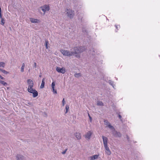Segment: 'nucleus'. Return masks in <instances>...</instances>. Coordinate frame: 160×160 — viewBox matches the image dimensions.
Listing matches in <instances>:
<instances>
[{
  "instance_id": "1",
  "label": "nucleus",
  "mask_w": 160,
  "mask_h": 160,
  "mask_svg": "<svg viewBox=\"0 0 160 160\" xmlns=\"http://www.w3.org/2000/svg\"><path fill=\"white\" fill-rule=\"evenodd\" d=\"M74 51L73 56H75L77 58H79L80 57V53L85 50V48L82 47H75L73 48Z\"/></svg>"
},
{
  "instance_id": "2",
  "label": "nucleus",
  "mask_w": 160,
  "mask_h": 160,
  "mask_svg": "<svg viewBox=\"0 0 160 160\" xmlns=\"http://www.w3.org/2000/svg\"><path fill=\"white\" fill-rule=\"evenodd\" d=\"M50 10V8L48 5H44L40 7L39 8V10L42 14L44 15L45 12Z\"/></svg>"
},
{
  "instance_id": "3",
  "label": "nucleus",
  "mask_w": 160,
  "mask_h": 160,
  "mask_svg": "<svg viewBox=\"0 0 160 160\" xmlns=\"http://www.w3.org/2000/svg\"><path fill=\"white\" fill-rule=\"evenodd\" d=\"M60 51L61 53L65 56L70 57L73 56V53L72 51L71 52L64 49H62Z\"/></svg>"
},
{
  "instance_id": "4",
  "label": "nucleus",
  "mask_w": 160,
  "mask_h": 160,
  "mask_svg": "<svg viewBox=\"0 0 160 160\" xmlns=\"http://www.w3.org/2000/svg\"><path fill=\"white\" fill-rule=\"evenodd\" d=\"M65 12L67 16L70 19L73 18L74 15V11L70 9H67Z\"/></svg>"
},
{
  "instance_id": "5",
  "label": "nucleus",
  "mask_w": 160,
  "mask_h": 160,
  "mask_svg": "<svg viewBox=\"0 0 160 160\" xmlns=\"http://www.w3.org/2000/svg\"><path fill=\"white\" fill-rule=\"evenodd\" d=\"M28 92L32 94V97L35 98L38 96V92L33 88L28 90Z\"/></svg>"
},
{
  "instance_id": "6",
  "label": "nucleus",
  "mask_w": 160,
  "mask_h": 160,
  "mask_svg": "<svg viewBox=\"0 0 160 160\" xmlns=\"http://www.w3.org/2000/svg\"><path fill=\"white\" fill-rule=\"evenodd\" d=\"M27 83L28 84V90L30 89L31 90L33 87L34 83L33 81L30 79H28L27 80Z\"/></svg>"
},
{
  "instance_id": "7",
  "label": "nucleus",
  "mask_w": 160,
  "mask_h": 160,
  "mask_svg": "<svg viewBox=\"0 0 160 160\" xmlns=\"http://www.w3.org/2000/svg\"><path fill=\"white\" fill-rule=\"evenodd\" d=\"M56 70L58 72L63 74L64 73L66 72L65 68L64 67L60 68L59 67H57L56 68Z\"/></svg>"
},
{
  "instance_id": "8",
  "label": "nucleus",
  "mask_w": 160,
  "mask_h": 160,
  "mask_svg": "<svg viewBox=\"0 0 160 160\" xmlns=\"http://www.w3.org/2000/svg\"><path fill=\"white\" fill-rule=\"evenodd\" d=\"M113 135L116 138H120L122 136V134L120 132L115 131L112 133Z\"/></svg>"
},
{
  "instance_id": "9",
  "label": "nucleus",
  "mask_w": 160,
  "mask_h": 160,
  "mask_svg": "<svg viewBox=\"0 0 160 160\" xmlns=\"http://www.w3.org/2000/svg\"><path fill=\"white\" fill-rule=\"evenodd\" d=\"M92 132L91 131H89L88 132L86 135H85V138L88 140H89L91 138V135H92Z\"/></svg>"
},
{
  "instance_id": "10",
  "label": "nucleus",
  "mask_w": 160,
  "mask_h": 160,
  "mask_svg": "<svg viewBox=\"0 0 160 160\" xmlns=\"http://www.w3.org/2000/svg\"><path fill=\"white\" fill-rule=\"evenodd\" d=\"M102 138L103 140V143L104 146H106L108 145V139L106 137L103 136H102Z\"/></svg>"
},
{
  "instance_id": "11",
  "label": "nucleus",
  "mask_w": 160,
  "mask_h": 160,
  "mask_svg": "<svg viewBox=\"0 0 160 160\" xmlns=\"http://www.w3.org/2000/svg\"><path fill=\"white\" fill-rule=\"evenodd\" d=\"M104 147L106 150L105 152L106 154H107L108 155H110L111 154V152L109 150V147L108 146V145L104 146Z\"/></svg>"
},
{
  "instance_id": "12",
  "label": "nucleus",
  "mask_w": 160,
  "mask_h": 160,
  "mask_svg": "<svg viewBox=\"0 0 160 160\" xmlns=\"http://www.w3.org/2000/svg\"><path fill=\"white\" fill-rule=\"evenodd\" d=\"M104 122L105 123V124L107 125L108 126V127L109 128H114L111 125L110 123L109 122H108L107 120H105L104 121Z\"/></svg>"
},
{
  "instance_id": "13",
  "label": "nucleus",
  "mask_w": 160,
  "mask_h": 160,
  "mask_svg": "<svg viewBox=\"0 0 160 160\" xmlns=\"http://www.w3.org/2000/svg\"><path fill=\"white\" fill-rule=\"evenodd\" d=\"M16 158H17V160H23L24 157L20 154H18L16 156Z\"/></svg>"
},
{
  "instance_id": "14",
  "label": "nucleus",
  "mask_w": 160,
  "mask_h": 160,
  "mask_svg": "<svg viewBox=\"0 0 160 160\" xmlns=\"http://www.w3.org/2000/svg\"><path fill=\"white\" fill-rule=\"evenodd\" d=\"M74 135L78 140H79L81 138V134L79 133L75 132L74 133Z\"/></svg>"
},
{
  "instance_id": "15",
  "label": "nucleus",
  "mask_w": 160,
  "mask_h": 160,
  "mask_svg": "<svg viewBox=\"0 0 160 160\" xmlns=\"http://www.w3.org/2000/svg\"><path fill=\"white\" fill-rule=\"evenodd\" d=\"M98 155H95L89 157L91 160H94L98 158Z\"/></svg>"
},
{
  "instance_id": "16",
  "label": "nucleus",
  "mask_w": 160,
  "mask_h": 160,
  "mask_svg": "<svg viewBox=\"0 0 160 160\" xmlns=\"http://www.w3.org/2000/svg\"><path fill=\"white\" fill-rule=\"evenodd\" d=\"M44 80H45L44 78H43L42 80L41 84L40 86V88H43L44 87V85H45Z\"/></svg>"
},
{
  "instance_id": "17",
  "label": "nucleus",
  "mask_w": 160,
  "mask_h": 160,
  "mask_svg": "<svg viewBox=\"0 0 160 160\" xmlns=\"http://www.w3.org/2000/svg\"><path fill=\"white\" fill-rule=\"evenodd\" d=\"M25 68V64L23 63L22 64V66L21 68V72H23L24 71V69Z\"/></svg>"
},
{
  "instance_id": "18",
  "label": "nucleus",
  "mask_w": 160,
  "mask_h": 160,
  "mask_svg": "<svg viewBox=\"0 0 160 160\" xmlns=\"http://www.w3.org/2000/svg\"><path fill=\"white\" fill-rule=\"evenodd\" d=\"M0 83L4 86H6L8 85L7 82L1 80H0Z\"/></svg>"
},
{
  "instance_id": "19",
  "label": "nucleus",
  "mask_w": 160,
  "mask_h": 160,
  "mask_svg": "<svg viewBox=\"0 0 160 160\" xmlns=\"http://www.w3.org/2000/svg\"><path fill=\"white\" fill-rule=\"evenodd\" d=\"M81 73H75L74 74V77L77 78H78L80 77H81Z\"/></svg>"
},
{
  "instance_id": "20",
  "label": "nucleus",
  "mask_w": 160,
  "mask_h": 160,
  "mask_svg": "<svg viewBox=\"0 0 160 160\" xmlns=\"http://www.w3.org/2000/svg\"><path fill=\"white\" fill-rule=\"evenodd\" d=\"M5 66V63L4 62H0V67L3 68Z\"/></svg>"
},
{
  "instance_id": "21",
  "label": "nucleus",
  "mask_w": 160,
  "mask_h": 160,
  "mask_svg": "<svg viewBox=\"0 0 160 160\" xmlns=\"http://www.w3.org/2000/svg\"><path fill=\"white\" fill-rule=\"evenodd\" d=\"M103 103L102 102H98L97 103V105L99 106H103Z\"/></svg>"
},
{
  "instance_id": "22",
  "label": "nucleus",
  "mask_w": 160,
  "mask_h": 160,
  "mask_svg": "<svg viewBox=\"0 0 160 160\" xmlns=\"http://www.w3.org/2000/svg\"><path fill=\"white\" fill-rule=\"evenodd\" d=\"M69 108V106L68 105H66V113H67L68 111Z\"/></svg>"
},
{
  "instance_id": "23",
  "label": "nucleus",
  "mask_w": 160,
  "mask_h": 160,
  "mask_svg": "<svg viewBox=\"0 0 160 160\" xmlns=\"http://www.w3.org/2000/svg\"><path fill=\"white\" fill-rule=\"evenodd\" d=\"M55 84L54 82H52V88H54Z\"/></svg>"
},
{
  "instance_id": "24",
  "label": "nucleus",
  "mask_w": 160,
  "mask_h": 160,
  "mask_svg": "<svg viewBox=\"0 0 160 160\" xmlns=\"http://www.w3.org/2000/svg\"><path fill=\"white\" fill-rule=\"evenodd\" d=\"M65 101L64 98H63L62 100V106H64L65 105Z\"/></svg>"
},
{
  "instance_id": "25",
  "label": "nucleus",
  "mask_w": 160,
  "mask_h": 160,
  "mask_svg": "<svg viewBox=\"0 0 160 160\" xmlns=\"http://www.w3.org/2000/svg\"><path fill=\"white\" fill-rule=\"evenodd\" d=\"M109 84H110L111 85H112V86L113 87V83H114V82H113V81H111V80H110V81H109Z\"/></svg>"
},
{
  "instance_id": "26",
  "label": "nucleus",
  "mask_w": 160,
  "mask_h": 160,
  "mask_svg": "<svg viewBox=\"0 0 160 160\" xmlns=\"http://www.w3.org/2000/svg\"><path fill=\"white\" fill-rule=\"evenodd\" d=\"M48 41H45V46L46 47V48H48Z\"/></svg>"
},
{
  "instance_id": "27",
  "label": "nucleus",
  "mask_w": 160,
  "mask_h": 160,
  "mask_svg": "<svg viewBox=\"0 0 160 160\" xmlns=\"http://www.w3.org/2000/svg\"><path fill=\"white\" fill-rule=\"evenodd\" d=\"M2 72L3 73H4L5 74H8L9 73V72H8L5 70H3L2 71Z\"/></svg>"
},
{
  "instance_id": "28",
  "label": "nucleus",
  "mask_w": 160,
  "mask_h": 160,
  "mask_svg": "<svg viewBox=\"0 0 160 160\" xmlns=\"http://www.w3.org/2000/svg\"><path fill=\"white\" fill-rule=\"evenodd\" d=\"M82 31L83 32H86V33H87V31L86 30V29L83 28H82Z\"/></svg>"
},
{
  "instance_id": "29",
  "label": "nucleus",
  "mask_w": 160,
  "mask_h": 160,
  "mask_svg": "<svg viewBox=\"0 0 160 160\" xmlns=\"http://www.w3.org/2000/svg\"><path fill=\"white\" fill-rule=\"evenodd\" d=\"M88 116L89 117V119H90V121L91 122H92V118H91V117L90 116V114L88 113Z\"/></svg>"
},
{
  "instance_id": "30",
  "label": "nucleus",
  "mask_w": 160,
  "mask_h": 160,
  "mask_svg": "<svg viewBox=\"0 0 160 160\" xmlns=\"http://www.w3.org/2000/svg\"><path fill=\"white\" fill-rule=\"evenodd\" d=\"M32 23H38L39 21H31Z\"/></svg>"
},
{
  "instance_id": "31",
  "label": "nucleus",
  "mask_w": 160,
  "mask_h": 160,
  "mask_svg": "<svg viewBox=\"0 0 160 160\" xmlns=\"http://www.w3.org/2000/svg\"><path fill=\"white\" fill-rule=\"evenodd\" d=\"M67 150H68V149H66L65 150V151H63V152H62V154H65L66 153V151H67Z\"/></svg>"
},
{
  "instance_id": "32",
  "label": "nucleus",
  "mask_w": 160,
  "mask_h": 160,
  "mask_svg": "<svg viewBox=\"0 0 160 160\" xmlns=\"http://www.w3.org/2000/svg\"><path fill=\"white\" fill-rule=\"evenodd\" d=\"M53 90V92L54 93L56 94L57 93V90L56 89H55L54 88H52Z\"/></svg>"
},
{
  "instance_id": "33",
  "label": "nucleus",
  "mask_w": 160,
  "mask_h": 160,
  "mask_svg": "<svg viewBox=\"0 0 160 160\" xmlns=\"http://www.w3.org/2000/svg\"><path fill=\"white\" fill-rule=\"evenodd\" d=\"M118 117L120 119V120L121 121H122V117L121 115H120L119 114H118Z\"/></svg>"
},
{
  "instance_id": "34",
  "label": "nucleus",
  "mask_w": 160,
  "mask_h": 160,
  "mask_svg": "<svg viewBox=\"0 0 160 160\" xmlns=\"http://www.w3.org/2000/svg\"><path fill=\"white\" fill-rule=\"evenodd\" d=\"M5 21H1V22L0 23L2 25H3L5 23Z\"/></svg>"
},
{
  "instance_id": "35",
  "label": "nucleus",
  "mask_w": 160,
  "mask_h": 160,
  "mask_svg": "<svg viewBox=\"0 0 160 160\" xmlns=\"http://www.w3.org/2000/svg\"><path fill=\"white\" fill-rule=\"evenodd\" d=\"M34 67L35 68H36V67H37V64H36V63L35 62H34Z\"/></svg>"
},
{
  "instance_id": "36",
  "label": "nucleus",
  "mask_w": 160,
  "mask_h": 160,
  "mask_svg": "<svg viewBox=\"0 0 160 160\" xmlns=\"http://www.w3.org/2000/svg\"><path fill=\"white\" fill-rule=\"evenodd\" d=\"M0 78L2 79H4V78L0 75Z\"/></svg>"
},
{
  "instance_id": "37",
  "label": "nucleus",
  "mask_w": 160,
  "mask_h": 160,
  "mask_svg": "<svg viewBox=\"0 0 160 160\" xmlns=\"http://www.w3.org/2000/svg\"><path fill=\"white\" fill-rule=\"evenodd\" d=\"M126 137H127V140H128V141H129V138L128 136V135H127Z\"/></svg>"
},
{
  "instance_id": "38",
  "label": "nucleus",
  "mask_w": 160,
  "mask_h": 160,
  "mask_svg": "<svg viewBox=\"0 0 160 160\" xmlns=\"http://www.w3.org/2000/svg\"><path fill=\"white\" fill-rule=\"evenodd\" d=\"M118 26H119V27H120V26H119L118 25V26L116 25V28L117 29H118Z\"/></svg>"
},
{
  "instance_id": "39",
  "label": "nucleus",
  "mask_w": 160,
  "mask_h": 160,
  "mask_svg": "<svg viewBox=\"0 0 160 160\" xmlns=\"http://www.w3.org/2000/svg\"><path fill=\"white\" fill-rule=\"evenodd\" d=\"M3 70L2 69H1V68H0V71H2H2Z\"/></svg>"
},
{
  "instance_id": "40",
  "label": "nucleus",
  "mask_w": 160,
  "mask_h": 160,
  "mask_svg": "<svg viewBox=\"0 0 160 160\" xmlns=\"http://www.w3.org/2000/svg\"><path fill=\"white\" fill-rule=\"evenodd\" d=\"M32 20H38L37 19H32Z\"/></svg>"
},
{
  "instance_id": "41",
  "label": "nucleus",
  "mask_w": 160,
  "mask_h": 160,
  "mask_svg": "<svg viewBox=\"0 0 160 160\" xmlns=\"http://www.w3.org/2000/svg\"><path fill=\"white\" fill-rule=\"evenodd\" d=\"M41 76H42V75L41 74L39 75V77H41Z\"/></svg>"
},
{
  "instance_id": "42",
  "label": "nucleus",
  "mask_w": 160,
  "mask_h": 160,
  "mask_svg": "<svg viewBox=\"0 0 160 160\" xmlns=\"http://www.w3.org/2000/svg\"><path fill=\"white\" fill-rule=\"evenodd\" d=\"M1 20H3V19L2 18V19H1Z\"/></svg>"
},
{
  "instance_id": "43",
  "label": "nucleus",
  "mask_w": 160,
  "mask_h": 160,
  "mask_svg": "<svg viewBox=\"0 0 160 160\" xmlns=\"http://www.w3.org/2000/svg\"><path fill=\"white\" fill-rule=\"evenodd\" d=\"M28 72H29V71H30V69H29L28 70Z\"/></svg>"
}]
</instances>
